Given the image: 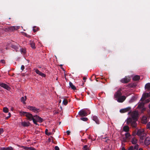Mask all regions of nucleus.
Returning <instances> with one entry per match:
<instances>
[{"mask_svg":"<svg viewBox=\"0 0 150 150\" xmlns=\"http://www.w3.org/2000/svg\"><path fill=\"white\" fill-rule=\"evenodd\" d=\"M122 95L120 91H117L114 94V98H118Z\"/></svg>","mask_w":150,"mask_h":150,"instance_id":"11","label":"nucleus"},{"mask_svg":"<svg viewBox=\"0 0 150 150\" xmlns=\"http://www.w3.org/2000/svg\"><path fill=\"white\" fill-rule=\"evenodd\" d=\"M108 141V139L107 140H106L105 141V142H107Z\"/></svg>","mask_w":150,"mask_h":150,"instance_id":"53","label":"nucleus"},{"mask_svg":"<svg viewBox=\"0 0 150 150\" xmlns=\"http://www.w3.org/2000/svg\"><path fill=\"white\" fill-rule=\"evenodd\" d=\"M21 53L22 54H24L26 53V49H24H24L22 48L21 50Z\"/></svg>","mask_w":150,"mask_h":150,"instance_id":"33","label":"nucleus"},{"mask_svg":"<svg viewBox=\"0 0 150 150\" xmlns=\"http://www.w3.org/2000/svg\"><path fill=\"white\" fill-rule=\"evenodd\" d=\"M8 115L9 116L8 117H6L5 118V119L7 120L8 119L9 117H11V114L10 112L8 113Z\"/></svg>","mask_w":150,"mask_h":150,"instance_id":"41","label":"nucleus"},{"mask_svg":"<svg viewBox=\"0 0 150 150\" xmlns=\"http://www.w3.org/2000/svg\"><path fill=\"white\" fill-rule=\"evenodd\" d=\"M69 86L72 88V89L75 90L76 89V87L73 85V83L71 82H69Z\"/></svg>","mask_w":150,"mask_h":150,"instance_id":"26","label":"nucleus"},{"mask_svg":"<svg viewBox=\"0 0 150 150\" xmlns=\"http://www.w3.org/2000/svg\"><path fill=\"white\" fill-rule=\"evenodd\" d=\"M149 96H150V92L144 94L141 99L142 102H140L138 104L137 108L141 110L142 112H143L146 109L144 107V103L143 101L146 98Z\"/></svg>","mask_w":150,"mask_h":150,"instance_id":"1","label":"nucleus"},{"mask_svg":"<svg viewBox=\"0 0 150 150\" xmlns=\"http://www.w3.org/2000/svg\"><path fill=\"white\" fill-rule=\"evenodd\" d=\"M144 129H139L137 133V134L138 136L142 135L144 134Z\"/></svg>","mask_w":150,"mask_h":150,"instance_id":"16","label":"nucleus"},{"mask_svg":"<svg viewBox=\"0 0 150 150\" xmlns=\"http://www.w3.org/2000/svg\"><path fill=\"white\" fill-rule=\"evenodd\" d=\"M93 120L94 121L96 124H99L100 123V121L98 117L95 116H93Z\"/></svg>","mask_w":150,"mask_h":150,"instance_id":"18","label":"nucleus"},{"mask_svg":"<svg viewBox=\"0 0 150 150\" xmlns=\"http://www.w3.org/2000/svg\"><path fill=\"white\" fill-rule=\"evenodd\" d=\"M7 148H8L7 150H12L13 149L11 147H8Z\"/></svg>","mask_w":150,"mask_h":150,"instance_id":"46","label":"nucleus"},{"mask_svg":"<svg viewBox=\"0 0 150 150\" xmlns=\"http://www.w3.org/2000/svg\"><path fill=\"white\" fill-rule=\"evenodd\" d=\"M129 114H130V115L133 119H136L138 116V112L136 111H133L129 113Z\"/></svg>","mask_w":150,"mask_h":150,"instance_id":"5","label":"nucleus"},{"mask_svg":"<svg viewBox=\"0 0 150 150\" xmlns=\"http://www.w3.org/2000/svg\"><path fill=\"white\" fill-rule=\"evenodd\" d=\"M26 99L27 97L26 96H25L24 97H22L21 98V101L23 103V104H25V101H26Z\"/></svg>","mask_w":150,"mask_h":150,"instance_id":"23","label":"nucleus"},{"mask_svg":"<svg viewBox=\"0 0 150 150\" xmlns=\"http://www.w3.org/2000/svg\"><path fill=\"white\" fill-rule=\"evenodd\" d=\"M139 138L140 139L142 140L144 139V134H142V135H139Z\"/></svg>","mask_w":150,"mask_h":150,"instance_id":"37","label":"nucleus"},{"mask_svg":"<svg viewBox=\"0 0 150 150\" xmlns=\"http://www.w3.org/2000/svg\"><path fill=\"white\" fill-rule=\"evenodd\" d=\"M79 115L81 116H87L88 114L85 110L83 109L79 112Z\"/></svg>","mask_w":150,"mask_h":150,"instance_id":"8","label":"nucleus"},{"mask_svg":"<svg viewBox=\"0 0 150 150\" xmlns=\"http://www.w3.org/2000/svg\"><path fill=\"white\" fill-rule=\"evenodd\" d=\"M25 68V67L24 65H22L21 66V69L23 71Z\"/></svg>","mask_w":150,"mask_h":150,"instance_id":"43","label":"nucleus"},{"mask_svg":"<svg viewBox=\"0 0 150 150\" xmlns=\"http://www.w3.org/2000/svg\"><path fill=\"white\" fill-rule=\"evenodd\" d=\"M0 85L3 87L9 90L10 88L7 85L4 83H2Z\"/></svg>","mask_w":150,"mask_h":150,"instance_id":"20","label":"nucleus"},{"mask_svg":"<svg viewBox=\"0 0 150 150\" xmlns=\"http://www.w3.org/2000/svg\"><path fill=\"white\" fill-rule=\"evenodd\" d=\"M3 111L5 113H7L8 112V109L6 107H4L3 109Z\"/></svg>","mask_w":150,"mask_h":150,"instance_id":"34","label":"nucleus"},{"mask_svg":"<svg viewBox=\"0 0 150 150\" xmlns=\"http://www.w3.org/2000/svg\"><path fill=\"white\" fill-rule=\"evenodd\" d=\"M125 135L126 139H129L131 137L130 134L128 132H127L125 133Z\"/></svg>","mask_w":150,"mask_h":150,"instance_id":"28","label":"nucleus"},{"mask_svg":"<svg viewBox=\"0 0 150 150\" xmlns=\"http://www.w3.org/2000/svg\"><path fill=\"white\" fill-rule=\"evenodd\" d=\"M19 46L18 45H12L11 47L13 49H14L16 51H18L19 49Z\"/></svg>","mask_w":150,"mask_h":150,"instance_id":"22","label":"nucleus"},{"mask_svg":"<svg viewBox=\"0 0 150 150\" xmlns=\"http://www.w3.org/2000/svg\"><path fill=\"white\" fill-rule=\"evenodd\" d=\"M8 149V148H5L4 147H3L0 148V150H7Z\"/></svg>","mask_w":150,"mask_h":150,"instance_id":"40","label":"nucleus"},{"mask_svg":"<svg viewBox=\"0 0 150 150\" xmlns=\"http://www.w3.org/2000/svg\"><path fill=\"white\" fill-rule=\"evenodd\" d=\"M27 108L35 113H37L40 111L39 109L32 106H28L27 107Z\"/></svg>","mask_w":150,"mask_h":150,"instance_id":"6","label":"nucleus"},{"mask_svg":"<svg viewBox=\"0 0 150 150\" xmlns=\"http://www.w3.org/2000/svg\"><path fill=\"white\" fill-rule=\"evenodd\" d=\"M63 103L65 105H67L68 103V101L67 100L64 99L63 101Z\"/></svg>","mask_w":150,"mask_h":150,"instance_id":"35","label":"nucleus"},{"mask_svg":"<svg viewBox=\"0 0 150 150\" xmlns=\"http://www.w3.org/2000/svg\"><path fill=\"white\" fill-rule=\"evenodd\" d=\"M28 150H36L35 148H33V147H31L28 148Z\"/></svg>","mask_w":150,"mask_h":150,"instance_id":"39","label":"nucleus"},{"mask_svg":"<svg viewBox=\"0 0 150 150\" xmlns=\"http://www.w3.org/2000/svg\"><path fill=\"white\" fill-rule=\"evenodd\" d=\"M87 146H85L84 147V150H87V149H86Z\"/></svg>","mask_w":150,"mask_h":150,"instance_id":"49","label":"nucleus"},{"mask_svg":"<svg viewBox=\"0 0 150 150\" xmlns=\"http://www.w3.org/2000/svg\"><path fill=\"white\" fill-rule=\"evenodd\" d=\"M144 144L147 145L150 144V137H147L145 139Z\"/></svg>","mask_w":150,"mask_h":150,"instance_id":"15","label":"nucleus"},{"mask_svg":"<svg viewBox=\"0 0 150 150\" xmlns=\"http://www.w3.org/2000/svg\"><path fill=\"white\" fill-rule=\"evenodd\" d=\"M1 62L2 63H5V61L3 60H1Z\"/></svg>","mask_w":150,"mask_h":150,"instance_id":"48","label":"nucleus"},{"mask_svg":"<svg viewBox=\"0 0 150 150\" xmlns=\"http://www.w3.org/2000/svg\"><path fill=\"white\" fill-rule=\"evenodd\" d=\"M20 28V26H11L7 28H5V31H13L15 30H17L19 29Z\"/></svg>","mask_w":150,"mask_h":150,"instance_id":"4","label":"nucleus"},{"mask_svg":"<svg viewBox=\"0 0 150 150\" xmlns=\"http://www.w3.org/2000/svg\"><path fill=\"white\" fill-rule=\"evenodd\" d=\"M55 150H59V148L57 146H55Z\"/></svg>","mask_w":150,"mask_h":150,"instance_id":"44","label":"nucleus"},{"mask_svg":"<svg viewBox=\"0 0 150 150\" xmlns=\"http://www.w3.org/2000/svg\"><path fill=\"white\" fill-rule=\"evenodd\" d=\"M132 135H133V136H134V134H132Z\"/></svg>","mask_w":150,"mask_h":150,"instance_id":"56","label":"nucleus"},{"mask_svg":"<svg viewBox=\"0 0 150 150\" xmlns=\"http://www.w3.org/2000/svg\"><path fill=\"white\" fill-rule=\"evenodd\" d=\"M140 79L139 76L138 75L135 76L133 78V79L134 81H137Z\"/></svg>","mask_w":150,"mask_h":150,"instance_id":"29","label":"nucleus"},{"mask_svg":"<svg viewBox=\"0 0 150 150\" xmlns=\"http://www.w3.org/2000/svg\"><path fill=\"white\" fill-rule=\"evenodd\" d=\"M148 121L147 118L145 116H143L141 120V122L142 123L146 124Z\"/></svg>","mask_w":150,"mask_h":150,"instance_id":"12","label":"nucleus"},{"mask_svg":"<svg viewBox=\"0 0 150 150\" xmlns=\"http://www.w3.org/2000/svg\"><path fill=\"white\" fill-rule=\"evenodd\" d=\"M35 72L37 74L42 77H45L46 76V75L40 72L38 69H36L35 70Z\"/></svg>","mask_w":150,"mask_h":150,"instance_id":"14","label":"nucleus"},{"mask_svg":"<svg viewBox=\"0 0 150 150\" xmlns=\"http://www.w3.org/2000/svg\"><path fill=\"white\" fill-rule=\"evenodd\" d=\"M145 88L150 90V83H148L146 84L145 86Z\"/></svg>","mask_w":150,"mask_h":150,"instance_id":"30","label":"nucleus"},{"mask_svg":"<svg viewBox=\"0 0 150 150\" xmlns=\"http://www.w3.org/2000/svg\"><path fill=\"white\" fill-rule=\"evenodd\" d=\"M33 121L35 124L37 125V122H41L43 120L42 118L36 115L33 116Z\"/></svg>","mask_w":150,"mask_h":150,"instance_id":"3","label":"nucleus"},{"mask_svg":"<svg viewBox=\"0 0 150 150\" xmlns=\"http://www.w3.org/2000/svg\"><path fill=\"white\" fill-rule=\"evenodd\" d=\"M21 124L23 127H27L30 125V123L29 122H21Z\"/></svg>","mask_w":150,"mask_h":150,"instance_id":"19","label":"nucleus"},{"mask_svg":"<svg viewBox=\"0 0 150 150\" xmlns=\"http://www.w3.org/2000/svg\"><path fill=\"white\" fill-rule=\"evenodd\" d=\"M123 129L124 131L127 132L129 130V128L127 125L123 127Z\"/></svg>","mask_w":150,"mask_h":150,"instance_id":"21","label":"nucleus"},{"mask_svg":"<svg viewBox=\"0 0 150 150\" xmlns=\"http://www.w3.org/2000/svg\"><path fill=\"white\" fill-rule=\"evenodd\" d=\"M138 145H136L134 147L132 146H130L127 150H138Z\"/></svg>","mask_w":150,"mask_h":150,"instance_id":"17","label":"nucleus"},{"mask_svg":"<svg viewBox=\"0 0 150 150\" xmlns=\"http://www.w3.org/2000/svg\"><path fill=\"white\" fill-rule=\"evenodd\" d=\"M3 132V130L2 128H0V134H1Z\"/></svg>","mask_w":150,"mask_h":150,"instance_id":"42","label":"nucleus"},{"mask_svg":"<svg viewBox=\"0 0 150 150\" xmlns=\"http://www.w3.org/2000/svg\"><path fill=\"white\" fill-rule=\"evenodd\" d=\"M130 80V77L129 76H125L120 80V81L123 83H127L129 82Z\"/></svg>","mask_w":150,"mask_h":150,"instance_id":"7","label":"nucleus"},{"mask_svg":"<svg viewBox=\"0 0 150 150\" xmlns=\"http://www.w3.org/2000/svg\"><path fill=\"white\" fill-rule=\"evenodd\" d=\"M136 120H137L135 119H132V118L129 117L127 119L126 121L127 125L130 124L132 127L135 128L137 126V124L136 123Z\"/></svg>","mask_w":150,"mask_h":150,"instance_id":"2","label":"nucleus"},{"mask_svg":"<svg viewBox=\"0 0 150 150\" xmlns=\"http://www.w3.org/2000/svg\"><path fill=\"white\" fill-rule=\"evenodd\" d=\"M146 128L147 129H150V122H149L147 124Z\"/></svg>","mask_w":150,"mask_h":150,"instance_id":"38","label":"nucleus"},{"mask_svg":"<svg viewBox=\"0 0 150 150\" xmlns=\"http://www.w3.org/2000/svg\"><path fill=\"white\" fill-rule=\"evenodd\" d=\"M122 150H126L125 148L122 147Z\"/></svg>","mask_w":150,"mask_h":150,"instance_id":"51","label":"nucleus"},{"mask_svg":"<svg viewBox=\"0 0 150 150\" xmlns=\"http://www.w3.org/2000/svg\"><path fill=\"white\" fill-rule=\"evenodd\" d=\"M150 101V100L149 99L146 100L145 101V103H148Z\"/></svg>","mask_w":150,"mask_h":150,"instance_id":"45","label":"nucleus"},{"mask_svg":"<svg viewBox=\"0 0 150 150\" xmlns=\"http://www.w3.org/2000/svg\"><path fill=\"white\" fill-rule=\"evenodd\" d=\"M25 117L27 118V119L29 120H33V117L32 114L29 112H27L25 115Z\"/></svg>","mask_w":150,"mask_h":150,"instance_id":"9","label":"nucleus"},{"mask_svg":"<svg viewBox=\"0 0 150 150\" xmlns=\"http://www.w3.org/2000/svg\"><path fill=\"white\" fill-rule=\"evenodd\" d=\"M38 27L36 26H34L33 28V31L34 32H36L38 31Z\"/></svg>","mask_w":150,"mask_h":150,"instance_id":"31","label":"nucleus"},{"mask_svg":"<svg viewBox=\"0 0 150 150\" xmlns=\"http://www.w3.org/2000/svg\"><path fill=\"white\" fill-rule=\"evenodd\" d=\"M67 133L68 135H69L70 134V132L69 131H67Z\"/></svg>","mask_w":150,"mask_h":150,"instance_id":"47","label":"nucleus"},{"mask_svg":"<svg viewBox=\"0 0 150 150\" xmlns=\"http://www.w3.org/2000/svg\"><path fill=\"white\" fill-rule=\"evenodd\" d=\"M139 150H143L142 149L140 148L139 149Z\"/></svg>","mask_w":150,"mask_h":150,"instance_id":"52","label":"nucleus"},{"mask_svg":"<svg viewBox=\"0 0 150 150\" xmlns=\"http://www.w3.org/2000/svg\"><path fill=\"white\" fill-rule=\"evenodd\" d=\"M130 107H127L126 108L121 109L120 110V112L121 113H125L130 110Z\"/></svg>","mask_w":150,"mask_h":150,"instance_id":"13","label":"nucleus"},{"mask_svg":"<svg viewBox=\"0 0 150 150\" xmlns=\"http://www.w3.org/2000/svg\"><path fill=\"white\" fill-rule=\"evenodd\" d=\"M27 112L22 111H20L19 112V114L21 116H25V115L27 113Z\"/></svg>","mask_w":150,"mask_h":150,"instance_id":"27","label":"nucleus"},{"mask_svg":"<svg viewBox=\"0 0 150 150\" xmlns=\"http://www.w3.org/2000/svg\"><path fill=\"white\" fill-rule=\"evenodd\" d=\"M86 79V77H83V79L84 80H85H85Z\"/></svg>","mask_w":150,"mask_h":150,"instance_id":"50","label":"nucleus"},{"mask_svg":"<svg viewBox=\"0 0 150 150\" xmlns=\"http://www.w3.org/2000/svg\"><path fill=\"white\" fill-rule=\"evenodd\" d=\"M126 97L125 96H120L117 99V101L120 103L123 102L126 99Z\"/></svg>","mask_w":150,"mask_h":150,"instance_id":"10","label":"nucleus"},{"mask_svg":"<svg viewBox=\"0 0 150 150\" xmlns=\"http://www.w3.org/2000/svg\"><path fill=\"white\" fill-rule=\"evenodd\" d=\"M137 142V139L135 137H134L132 138V143L133 144H136Z\"/></svg>","mask_w":150,"mask_h":150,"instance_id":"24","label":"nucleus"},{"mask_svg":"<svg viewBox=\"0 0 150 150\" xmlns=\"http://www.w3.org/2000/svg\"><path fill=\"white\" fill-rule=\"evenodd\" d=\"M149 108L150 109V103L149 104Z\"/></svg>","mask_w":150,"mask_h":150,"instance_id":"54","label":"nucleus"},{"mask_svg":"<svg viewBox=\"0 0 150 150\" xmlns=\"http://www.w3.org/2000/svg\"><path fill=\"white\" fill-rule=\"evenodd\" d=\"M45 134L47 135H50L52 134V133L48 132V130L47 129H46L45 131Z\"/></svg>","mask_w":150,"mask_h":150,"instance_id":"32","label":"nucleus"},{"mask_svg":"<svg viewBox=\"0 0 150 150\" xmlns=\"http://www.w3.org/2000/svg\"><path fill=\"white\" fill-rule=\"evenodd\" d=\"M80 119L81 120L84 121H87L88 120V118L86 117H81L80 118Z\"/></svg>","mask_w":150,"mask_h":150,"instance_id":"36","label":"nucleus"},{"mask_svg":"<svg viewBox=\"0 0 150 150\" xmlns=\"http://www.w3.org/2000/svg\"><path fill=\"white\" fill-rule=\"evenodd\" d=\"M30 44L31 47L33 49H35V43L33 41H31L30 42Z\"/></svg>","mask_w":150,"mask_h":150,"instance_id":"25","label":"nucleus"},{"mask_svg":"<svg viewBox=\"0 0 150 150\" xmlns=\"http://www.w3.org/2000/svg\"><path fill=\"white\" fill-rule=\"evenodd\" d=\"M61 100H60L59 101V103H61Z\"/></svg>","mask_w":150,"mask_h":150,"instance_id":"55","label":"nucleus"}]
</instances>
